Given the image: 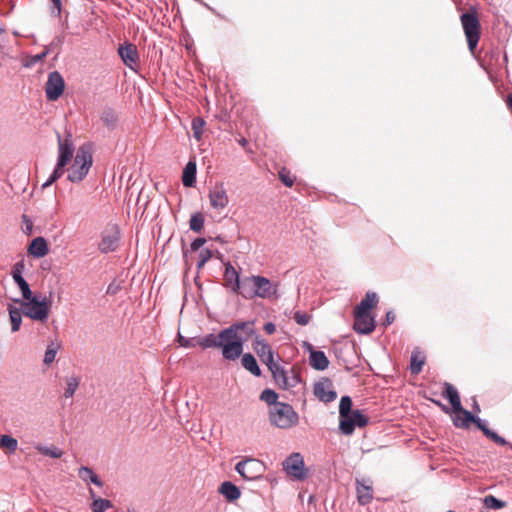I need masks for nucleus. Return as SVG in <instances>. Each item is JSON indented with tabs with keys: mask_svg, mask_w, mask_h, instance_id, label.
Listing matches in <instances>:
<instances>
[{
	"mask_svg": "<svg viewBox=\"0 0 512 512\" xmlns=\"http://www.w3.org/2000/svg\"><path fill=\"white\" fill-rule=\"evenodd\" d=\"M460 20L469 50L473 52L480 39V23L478 17L474 13L466 12L461 15Z\"/></svg>",
	"mask_w": 512,
	"mask_h": 512,
	"instance_id": "423d86ee",
	"label": "nucleus"
},
{
	"mask_svg": "<svg viewBox=\"0 0 512 512\" xmlns=\"http://www.w3.org/2000/svg\"><path fill=\"white\" fill-rule=\"evenodd\" d=\"M283 470L294 480H304L307 478L304 459L300 453H292L283 463Z\"/></svg>",
	"mask_w": 512,
	"mask_h": 512,
	"instance_id": "1a4fd4ad",
	"label": "nucleus"
},
{
	"mask_svg": "<svg viewBox=\"0 0 512 512\" xmlns=\"http://www.w3.org/2000/svg\"><path fill=\"white\" fill-rule=\"evenodd\" d=\"M210 205L214 210L221 211L226 208L229 203L227 190L222 182L216 183L209 190Z\"/></svg>",
	"mask_w": 512,
	"mask_h": 512,
	"instance_id": "f8f14e48",
	"label": "nucleus"
},
{
	"mask_svg": "<svg viewBox=\"0 0 512 512\" xmlns=\"http://www.w3.org/2000/svg\"><path fill=\"white\" fill-rule=\"evenodd\" d=\"M67 164H60V162H56L55 168L47 181L42 185L43 188H46L50 185H52L55 181H57L59 178H61L65 172V167Z\"/></svg>",
	"mask_w": 512,
	"mask_h": 512,
	"instance_id": "72a5a7b5",
	"label": "nucleus"
},
{
	"mask_svg": "<svg viewBox=\"0 0 512 512\" xmlns=\"http://www.w3.org/2000/svg\"><path fill=\"white\" fill-rule=\"evenodd\" d=\"M506 104L507 107L512 111V94L508 95Z\"/></svg>",
	"mask_w": 512,
	"mask_h": 512,
	"instance_id": "680f3d73",
	"label": "nucleus"
},
{
	"mask_svg": "<svg viewBox=\"0 0 512 512\" xmlns=\"http://www.w3.org/2000/svg\"><path fill=\"white\" fill-rule=\"evenodd\" d=\"M53 3V9L51 13L55 16H60L62 12V1L61 0H51Z\"/></svg>",
	"mask_w": 512,
	"mask_h": 512,
	"instance_id": "3c124183",
	"label": "nucleus"
},
{
	"mask_svg": "<svg viewBox=\"0 0 512 512\" xmlns=\"http://www.w3.org/2000/svg\"><path fill=\"white\" fill-rule=\"evenodd\" d=\"M48 54H49V49H46L45 51H43L39 54L31 56L30 59L25 64V66L31 67V66L35 65L36 63L42 61Z\"/></svg>",
	"mask_w": 512,
	"mask_h": 512,
	"instance_id": "49530a36",
	"label": "nucleus"
},
{
	"mask_svg": "<svg viewBox=\"0 0 512 512\" xmlns=\"http://www.w3.org/2000/svg\"><path fill=\"white\" fill-rule=\"evenodd\" d=\"M92 154L89 148L80 147L76 153L73 164L69 169L68 179L72 183L81 182L92 166Z\"/></svg>",
	"mask_w": 512,
	"mask_h": 512,
	"instance_id": "39448f33",
	"label": "nucleus"
},
{
	"mask_svg": "<svg viewBox=\"0 0 512 512\" xmlns=\"http://www.w3.org/2000/svg\"><path fill=\"white\" fill-rule=\"evenodd\" d=\"M484 504L486 505V507L493 509V510H498L505 506V502L497 499L493 495L486 496L484 498Z\"/></svg>",
	"mask_w": 512,
	"mask_h": 512,
	"instance_id": "37998d69",
	"label": "nucleus"
},
{
	"mask_svg": "<svg viewBox=\"0 0 512 512\" xmlns=\"http://www.w3.org/2000/svg\"><path fill=\"white\" fill-rule=\"evenodd\" d=\"M483 433H484L485 436H487L488 438H490L493 441H494L495 436H497V433H495L494 431L490 430L489 428L488 429H483Z\"/></svg>",
	"mask_w": 512,
	"mask_h": 512,
	"instance_id": "6e6d98bb",
	"label": "nucleus"
},
{
	"mask_svg": "<svg viewBox=\"0 0 512 512\" xmlns=\"http://www.w3.org/2000/svg\"><path fill=\"white\" fill-rule=\"evenodd\" d=\"M224 280L227 287L233 293H239L242 295V280H240L238 272L230 263L225 267Z\"/></svg>",
	"mask_w": 512,
	"mask_h": 512,
	"instance_id": "f3484780",
	"label": "nucleus"
},
{
	"mask_svg": "<svg viewBox=\"0 0 512 512\" xmlns=\"http://www.w3.org/2000/svg\"><path fill=\"white\" fill-rule=\"evenodd\" d=\"M65 82L61 74L53 71L49 74L45 86L46 97L49 101H56L63 94Z\"/></svg>",
	"mask_w": 512,
	"mask_h": 512,
	"instance_id": "9b49d317",
	"label": "nucleus"
},
{
	"mask_svg": "<svg viewBox=\"0 0 512 512\" xmlns=\"http://www.w3.org/2000/svg\"><path fill=\"white\" fill-rule=\"evenodd\" d=\"M265 465L262 461L249 458L238 462L235 470L248 481L260 479L265 472Z\"/></svg>",
	"mask_w": 512,
	"mask_h": 512,
	"instance_id": "0eeeda50",
	"label": "nucleus"
},
{
	"mask_svg": "<svg viewBox=\"0 0 512 512\" xmlns=\"http://www.w3.org/2000/svg\"><path fill=\"white\" fill-rule=\"evenodd\" d=\"M197 341L198 339H195V338H185L183 336H179V339H178V342L180 344V346L182 347H194L197 345Z\"/></svg>",
	"mask_w": 512,
	"mask_h": 512,
	"instance_id": "8fccbe9b",
	"label": "nucleus"
},
{
	"mask_svg": "<svg viewBox=\"0 0 512 512\" xmlns=\"http://www.w3.org/2000/svg\"><path fill=\"white\" fill-rule=\"evenodd\" d=\"M395 321V314L392 312V311H388L386 313V317H385V321H384V326H389L391 325L393 322Z\"/></svg>",
	"mask_w": 512,
	"mask_h": 512,
	"instance_id": "864d4df0",
	"label": "nucleus"
},
{
	"mask_svg": "<svg viewBox=\"0 0 512 512\" xmlns=\"http://www.w3.org/2000/svg\"><path fill=\"white\" fill-rule=\"evenodd\" d=\"M218 493L221 494L228 502H234L241 497L240 489L230 481H224L218 487Z\"/></svg>",
	"mask_w": 512,
	"mask_h": 512,
	"instance_id": "aec40b11",
	"label": "nucleus"
},
{
	"mask_svg": "<svg viewBox=\"0 0 512 512\" xmlns=\"http://www.w3.org/2000/svg\"><path fill=\"white\" fill-rule=\"evenodd\" d=\"M354 330L360 334H370L375 329L374 318L369 314L355 312Z\"/></svg>",
	"mask_w": 512,
	"mask_h": 512,
	"instance_id": "a211bd4d",
	"label": "nucleus"
},
{
	"mask_svg": "<svg viewBox=\"0 0 512 512\" xmlns=\"http://www.w3.org/2000/svg\"><path fill=\"white\" fill-rule=\"evenodd\" d=\"M101 121L105 126L112 129L116 126L117 116L112 108H106L101 114Z\"/></svg>",
	"mask_w": 512,
	"mask_h": 512,
	"instance_id": "f704fd0d",
	"label": "nucleus"
},
{
	"mask_svg": "<svg viewBox=\"0 0 512 512\" xmlns=\"http://www.w3.org/2000/svg\"><path fill=\"white\" fill-rule=\"evenodd\" d=\"M269 421L279 429H290L298 424L299 416L290 404L282 402L269 407Z\"/></svg>",
	"mask_w": 512,
	"mask_h": 512,
	"instance_id": "20e7f679",
	"label": "nucleus"
},
{
	"mask_svg": "<svg viewBox=\"0 0 512 512\" xmlns=\"http://www.w3.org/2000/svg\"><path fill=\"white\" fill-rule=\"evenodd\" d=\"M279 177L281 181L287 186L292 187L294 184V179L290 176L289 172H287L285 169L281 170L279 172Z\"/></svg>",
	"mask_w": 512,
	"mask_h": 512,
	"instance_id": "09e8293b",
	"label": "nucleus"
},
{
	"mask_svg": "<svg viewBox=\"0 0 512 512\" xmlns=\"http://www.w3.org/2000/svg\"><path fill=\"white\" fill-rule=\"evenodd\" d=\"M205 125V121L202 118H194L192 121L193 135L197 140L201 139L202 130Z\"/></svg>",
	"mask_w": 512,
	"mask_h": 512,
	"instance_id": "c03bdc74",
	"label": "nucleus"
},
{
	"mask_svg": "<svg viewBox=\"0 0 512 512\" xmlns=\"http://www.w3.org/2000/svg\"><path fill=\"white\" fill-rule=\"evenodd\" d=\"M78 476L82 481L86 483H93L98 487H103L102 480L95 474V472L91 468L87 466H81L78 469Z\"/></svg>",
	"mask_w": 512,
	"mask_h": 512,
	"instance_id": "a878e982",
	"label": "nucleus"
},
{
	"mask_svg": "<svg viewBox=\"0 0 512 512\" xmlns=\"http://www.w3.org/2000/svg\"><path fill=\"white\" fill-rule=\"evenodd\" d=\"M378 303V296L375 292H367L365 297L356 306L355 312L369 314V310Z\"/></svg>",
	"mask_w": 512,
	"mask_h": 512,
	"instance_id": "5701e85b",
	"label": "nucleus"
},
{
	"mask_svg": "<svg viewBox=\"0 0 512 512\" xmlns=\"http://www.w3.org/2000/svg\"><path fill=\"white\" fill-rule=\"evenodd\" d=\"M368 424V418L360 410H354L339 423V429L344 435H351L355 427H365Z\"/></svg>",
	"mask_w": 512,
	"mask_h": 512,
	"instance_id": "9d476101",
	"label": "nucleus"
},
{
	"mask_svg": "<svg viewBox=\"0 0 512 512\" xmlns=\"http://www.w3.org/2000/svg\"><path fill=\"white\" fill-rule=\"evenodd\" d=\"M4 32V28L0 27V35Z\"/></svg>",
	"mask_w": 512,
	"mask_h": 512,
	"instance_id": "69168bd1",
	"label": "nucleus"
},
{
	"mask_svg": "<svg viewBox=\"0 0 512 512\" xmlns=\"http://www.w3.org/2000/svg\"><path fill=\"white\" fill-rule=\"evenodd\" d=\"M61 349V343L51 341L45 350L43 364L49 367L56 359L58 351Z\"/></svg>",
	"mask_w": 512,
	"mask_h": 512,
	"instance_id": "c756f323",
	"label": "nucleus"
},
{
	"mask_svg": "<svg viewBox=\"0 0 512 512\" xmlns=\"http://www.w3.org/2000/svg\"><path fill=\"white\" fill-rule=\"evenodd\" d=\"M80 383V379L76 376H71L66 378V388L64 392V396L66 398L73 397L75 391L77 390Z\"/></svg>",
	"mask_w": 512,
	"mask_h": 512,
	"instance_id": "c9c22d12",
	"label": "nucleus"
},
{
	"mask_svg": "<svg viewBox=\"0 0 512 512\" xmlns=\"http://www.w3.org/2000/svg\"><path fill=\"white\" fill-rule=\"evenodd\" d=\"M119 237L117 234L104 235L99 243V250L102 253L113 252L117 249Z\"/></svg>",
	"mask_w": 512,
	"mask_h": 512,
	"instance_id": "bb28decb",
	"label": "nucleus"
},
{
	"mask_svg": "<svg viewBox=\"0 0 512 512\" xmlns=\"http://www.w3.org/2000/svg\"><path fill=\"white\" fill-rule=\"evenodd\" d=\"M89 496L94 501L95 499H99L100 497H97L95 494V491L92 488H89Z\"/></svg>",
	"mask_w": 512,
	"mask_h": 512,
	"instance_id": "052dcab7",
	"label": "nucleus"
},
{
	"mask_svg": "<svg viewBox=\"0 0 512 512\" xmlns=\"http://www.w3.org/2000/svg\"><path fill=\"white\" fill-rule=\"evenodd\" d=\"M309 364L315 370L323 371L329 366V360L323 351H312Z\"/></svg>",
	"mask_w": 512,
	"mask_h": 512,
	"instance_id": "393cba45",
	"label": "nucleus"
},
{
	"mask_svg": "<svg viewBox=\"0 0 512 512\" xmlns=\"http://www.w3.org/2000/svg\"><path fill=\"white\" fill-rule=\"evenodd\" d=\"M117 292V287H114L112 284H110L107 288V294H115Z\"/></svg>",
	"mask_w": 512,
	"mask_h": 512,
	"instance_id": "bf43d9fd",
	"label": "nucleus"
},
{
	"mask_svg": "<svg viewBox=\"0 0 512 512\" xmlns=\"http://www.w3.org/2000/svg\"><path fill=\"white\" fill-rule=\"evenodd\" d=\"M442 395L450 402L455 412L463 413L464 410L461 405L460 396L458 394V391L452 384L445 383V389Z\"/></svg>",
	"mask_w": 512,
	"mask_h": 512,
	"instance_id": "412c9836",
	"label": "nucleus"
},
{
	"mask_svg": "<svg viewBox=\"0 0 512 512\" xmlns=\"http://www.w3.org/2000/svg\"><path fill=\"white\" fill-rule=\"evenodd\" d=\"M294 320L299 325H307L310 321V316L306 313H302L300 311L295 312Z\"/></svg>",
	"mask_w": 512,
	"mask_h": 512,
	"instance_id": "de8ad7c7",
	"label": "nucleus"
},
{
	"mask_svg": "<svg viewBox=\"0 0 512 512\" xmlns=\"http://www.w3.org/2000/svg\"><path fill=\"white\" fill-rule=\"evenodd\" d=\"M221 331L219 334H207L204 337L198 339L197 345L203 349L207 348H219L221 344Z\"/></svg>",
	"mask_w": 512,
	"mask_h": 512,
	"instance_id": "cd10ccee",
	"label": "nucleus"
},
{
	"mask_svg": "<svg viewBox=\"0 0 512 512\" xmlns=\"http://www.w3.org/2000/svg\"><path fill=\"white\" fill-rule=\"evenodd\" d=\"M254 350L262 363H264L271 372L275 382L280 388L294 391L295 388H301V379L293 369L286 370L274 360V351L270 344L263 338L256 337L253 343Z\"/></svg>",
	"mask_w": 512,
	"mask_h": 512,
	"instance_id": "f257e3e1",
	"label": "nucleus"
},
{
	"mask_svg": "<svg viewBox=\"0 0 512 512\" xmlns=\"http://www.w3.org/2000/svg\"><path fill=\"white\" fill-rule=\"evenodd\" d=\"M260 399L264 402H266L270 407L274 406L275 404L279 403L277 401L278 395L275 391L271 389H265L262 391L260 395Z\"/></svg>",
	"mask_w": 512,
	"mask_h": 512,
	"instance_id": "79ce46f5",
	"label": "nucleus"
},
{
	"mask_svg": "<svg viewBox=\"0 0 512 512\" xmlns=\"http://www.w3.org/2000/svg\"><path fill=\"white\" fill-rule=\"evenodd\" d=\"M238 142L243 147H245L248 143V141L245 138H241Z\"/></svg>",
	"mask_w": 512,
	"mask_h": 512,
	"instance_id": "e2e57ef3",
	"label": "nucleus"
},
{
	"mask_svg": "<svg viewBox=\"0 0 512 512\" xmlns=\"http://www.w3.org/2000/svg\"><path fill=\"white\" fill-rule=\"evenodd\" d=\"M277 293V284L268 278L251 275L242 279V297L248 300L255 297L269 299Z\"/></svg>",
	"mask_w": 512,
	"mask_h": 512,
	"instance_id": "7ed1b4c3",
	"label": "nucleus"
},
{
	"mask_svg": "<svg viewBox=\"0 0 512 512\" xmlns=\"http://www.w3.org/2000/svg\"><path fill=\"white\" fill-rule=\"evenodd\" d=\"M206 242V240L204 238H196L192 243H191V249L192 251H197L199 250L203 244Z\"/></svg>",
	"mask_w": 512,
	"mask_h": 512,
	"instance_id": "603ef678",
	"label": "nucleus"
},
{
	"mask_svg": "<svg viewBox=\"0 0 512 512\" xmlns=\"http://www.w3.org/2000/svg\"><path fill=\"white\" fill-rule=\"evenodd\" d=\"M37 450L41 454L51 458H60L63 455V451L56 446H38Z\"/></svg>",
	"mask_w": 512,
	"mask_h": 512,
	"instance_id": "58836bf2",
	"label": "nucleus"
},
{
	"mask_svg": "<svg viewBox=\"0 0 512 512\" xmlns=\"http://www.w3.org/2000/svg\"><path fill=\"white\" fill-rule=\"evenodd\" d=\"M315 396L325 403L332 402L336 399L337 394L332 389V384L329 380L318 382L314 386Z\"/></svg>",
	"mask_w": 512,
	"mask_h": 512,
	"instance_id": "6ab92c4d",
	"label": "nucleus"
},
{
	"mask_svg": "<svg viewBox=\"0 0 512 512\" xmlns=\"http://www.w3.org/2000/svg\"><path fill=\"white\" fill-rule=\"evenodd\" d=\"M190 229L194 232H200L204 227V217L201 213H195L191 216Z\"/></svg>",
	"mask_w": 512,
	"mask_h": 512,
	"instance_id": "a19ab883",
	"label": "nucleus"
},
{
	"mask_svg": "<svg viewBox=\"0 0 512 512\" xmlns=\"http://www.w3.org/2000/svg\"><path fill=\"white\" fill-rule=\"evenodd\" d=\"M112 506L113 505L110 500L99 498V499H95L94 501L91 502L90 509L92 510V512H105L107 509L111 508Z\"/></svg>",
	"mask_w": 512,
	"mask_h": 512,
	"instance_id": "e433bc0d",
	"label": "nucleus"
},
{
	"mask_svg": "<svg viewBox=\"0 0 512 512\" xmlns=\"http://www.w3.org/2000/svg\"><path fill=\"white\" fill-rule=\"evenodd\" d=\"M303 348L308 351L310 354L312 353V351H315L312 344L309 343V342H303Z\"/></svg>",
	"mask_w": 512,
	"mask_h": 512,
	"instance_id": "13d9d810",
	"label": "nucleus"
},
{
	"mask_svg": "<svg viewBox=\"0 0 512 512\" xmlns=\"http://www.w3.org/2000/svg\"><path fill=\"white\" fill-rule=\"evenodd\" d=\"M58 140V157L57 161L60 164H68L73 158L74 154V144L71 139V135H67L65 138H62L61 135L57 134Z\"/></svg>",
	"mask_w": 512,
	"mask_h": 512,
	"instance_id": "4468645a",
	"label": "nucleus"
},
{
	"mask_svg": "<svg viewBox=\"0 0 512 512\" xmlns=\"http://www.w3.org/2000/svg\"><path fill=\"white\" fill-rule=\"evenodd\" d=\"M28 302H21L22 312L25 316L36 321H45L49 315V305L46 299L39 301L31 295Z\"/></svg>",
	"mask_w": 512,
	"mask_h": 512,
	"instance_id": "6e6552de",
	"label": "nucleus"
},
{
	"mask_svg": "<svg viewBox=\"0 0 512 512\" xmlns=\"http://www.w3.org/2000/svg\"><path fill=\"white\" fill-rule=\"evenodd\" d=\"M357 500L360 505H366L373 499V487L370 480L356 479Z\"/></svg>",
	"mask_w": 512,
	"mask_h": 512,
	"instance_id": "dca6fc26",
	"label": "nucleus"
},
{
	"mask_svg": "<svg viewBox=\"0 0 512 512\" xmlns=\"http://www.w3.org/2000/svg\"><path fill=\"white\" fill-rule=\"evenodd\" d=\"M212 257V251L210 249H202L198 255L197 269L201 270L207 261Z\"/></svg>",
	"mask_w": 512,
	"mask_h": 512,
	"instance_id": "a18cd8bd",
	"label": "nucleus"
},
{
	"mask_svg": "<svg viewBox=\"0 0 512 512\" xmlns=\"http://www.w3.org/2000/svg\"><path fill=\"white\" fill-rule=\"evenodd\" d=\"M241 362H242V366L246 370H248L251 374H253L254 376L259 377L261 375V370L258 366L256 358L252 354H250V353L244 354L242 356Z\"/></svg>",
	"mask_w": 512,
	"mask_h": 512,
	"instance_id": "7c9ffc66",
	"label": "nucleus"
},
{
	"mask_svg": "<svg viewBox=\"0 0 512 512\" xmlns=\"http://www.w3.org/2000/svg\"><path fill=\"white\" fill-rule=\"evenodd\" d=\"M494 442L499 445H505L507 443L506 440L503 437L499 436L498 434L497 436H495Z\"/></svg>",
	"mask_w": 512,
	"mask_h": 512,
	"instance_id": "4d7b16f0",
	"label": "nucleus"
},
{
	"mask_svg": "<svg viewBox=\"0 0 512 512\" xmlns=\"http://www.w3.org/2000/svg\"><path fill=\"white\" fill-rule=\"evenodd\" d=\"M464 419L460 420L458 417L454 419V424L457 427H467L470 422H473L477 425V427L483 432V429H488L485 422L479 418L475 417L470 411H463Z\"/></svg>",
	"mask_w": 512,
	"mask_h": 512,
	"instance_id": "b1692460",
	"label": "nucleus"
},
{
	"mask_svg": "<svg viewBox=\"0 0 512 512\" xmlns=\"http://www.w3.org/2000/svg\"><path fill=\"white\" fill-rule=\"evenodd\" d=\"M425 363V355L418 351L414 350L411 354V364L410 371L412 374H419L422 370V367Z\"/></svg>",
	"mask_w": 512,
	"mask_h": 512,
	"instance_id": "2f4dec72",
	"label": "nucleus"
},
{
	"mask_svg": "<svg viewBox=\"0 0 512 512\" xmlns=\"http://www.w3.org/2000/svg\"><path fill=\"white\" fill-rule=\"evenodd\" d=\"M118 54L123 63L131 70H136L139 64V53L136 45L125 42L118 47Z\"/></svg>",
	"mask_w": 512,
	"mask_h": 512,
	"instance_id": "ddd939ff",
	"label": "nucleus"
},
{
	"mask_svg": "<svg viewBox=\"0 0 512 512\" xmlns=\"http://www.w3.org/2000/svg\"><path fill=\"white\" fill-rule=\"evenodd\" d=\"M48 244L43 237H36L28 247V253L35 258H42L48 254Z\"/></svg>",
	"mask_w": 512,
	"mask_h": 512,
	"instance_id": "4be33fe9",
	"label": "nucleus"
},
{
	"mask_svg": "<svg viewBox=\"0 0 512 512\" xmlns=\"http://www.w3.org/2000/svg\"><path fill=\"white\" fill-rule=\"evenodd\" d=\"M352 400L349 396H343L340 400L339 404V418L340 420L346 417L349 413L352 412Z\"/></svg>",
	"mask_w": 512,
	"mask_h": 512,
	"instance_id": "ea45409f",
	"label": "nucleus"
},
{
	"mask_svg": "<svg viewBox=\"0 0 512 512\" xmlns=\"http://www.w3.org/2000/svg\"><path fill=\"white\" fill-rule=\"evenodd\" d=\"M263 329L267 334H273L276 330V326L272 322H267L264 324Z\"/></svg>",
	"mask_w": 512,
	"mask_h": 512,
	"instance_id": "5fc2aeb1",
	"label": "nucleus"
},
{
	"mask_svg": "<svg viewBox=\"0 0 512 512\" xmlns=\"http://www.w3.org/2000/svg\"><path fill=\"white\" fill-rule=\"evenodd\" d=\"M24 268H25V265H24L23 262H21V261L17 262L13 266L12 277H13L14 282L18 285V287H19V289H20V291L22 293L23 298L24 299H30L31 295H32V291L30 289L29 284L27 283V281L22 276Z\"/></svg>",
	"mask_w": 512,
	"mask_h": 512,
	"instance_id": "2eb2a0df",
	"label": "nucleus"
},
{
	"mask_svg": "<svg viewBox=\"0 0 512 512\" xmlns=\"http://www.w3.org/2000/svg\"><path fill=\"white\" fill-rule=\"evenodd\" d=\"M0 447L6 448L9 452L13 453L17 450L18 441L9 435H2L0 437Z\"/></svg>",
	"mask_w": 512,
	"mask_h": 512,
	"instance_id": "4c0bfd02",
	"label": "nucleus"
},
{
	"mask_svg": "<svg viewBox=\"0 0 512 512\" xmlns=\"http://www.w3.org/2000/svg\"><path fill=\"white\" fill-rule=\"evenodd\" d=\"M182 182L185 187H192L196 182V164L188 162L183 170Z\"/></svg>",
	"mask_w": 512,
	"mask_h": 512,
	"instance_id": "c85d7f7f",
	"label": "nucleus"
},
{
	"mask_svg": "<svg viewBox=\"0 0 512 512\" xmlns=\"http://www.w3.org/2000/svg\"><path fill=\"white\" fill-rule=\"evenodd\" d=\"M8 311H9V316H10V321H11V331L12 332H17L20 327H21V323H22V308L19 309V308H16L12 305H10L8 307Z\"/></svg>",
	"mask_w": 512,
	"mask_h": 512,
	"instance_id": "473e14b6",
	"label": "nucleus"
},
{
	"mask_svg": "<svg viewBox=\"0 0 512 512\" xmlns=\"http://www.w3.org/2000/svg\"><path fill=\"white\" fill-rule=\"evenodd\" d=\"M473 408L476 412H479L480 411V408H479V405L477 404L476 401H474V405H473Z\"/></svg>",
	"mask_w": 512,
	"mask_h": 512,
	"instance_id": "0e129e2a",
	"label": "nucleus"
},
{
	"mask_svg": "<svg viewBox=\"0 0 512 512\" xmlns=\"http://www.w3.org/2000/svg\"><path fill=\"white\" fill-rule=\"evenodd\" d=\"M253 332V323L239 322L230 325L228 328L221 330L220 349L222 357L228 361L237 360L242 352L244 342L248 335Z\"/></svg>",
	"mask_w": 512,
	"mask_h": 512,
	"instance_id": "f03ea898",
	"label": "nucleus"
}]
</instances>
